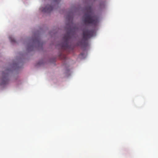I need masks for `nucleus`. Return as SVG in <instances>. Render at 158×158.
<instances>
[{
	"instance_id": "nucleus-3",
	"label": "nucleus",
	"mask_w": 158,
	"mask_h": 158,
	"mask_svg": "<svg viewBox=\"0 0 158 158\" xmlns=\"http://www.w3.org/2000/svg\"><path fill=\"white\" fill-rule=\"evenodd\" d=\"M71 38V36L70 33H67L64 35L63 38L64 42L60 45L62 49L72 50L73 49V47H72L69 44V41Z\"/></svg>"
},
{
	"instance_id": "nucleus-7",
	"label": "nucleus",
	"mask_w": 158,
	"mask_h": 158,
	"mask_svg": "<svg viewBox=\"0 0 158 158\" xmlns=\"http://www.w3.org/2000/svg\"><path fill=\"white\" fill-rule=\"evenodd\" d=\"M53 1L55 2H59L61 1V0H53Z\"/></svg>"
},
{
	"instance_id": "nucleus-6",
	"label": "nucleus",
	"mask_w": 158,
	"mask_h": 158,
	"mask_svg": "<svg viewBox=\"0 0 158 158\" xmlns=\"http://www.w3.org/2000/svg\"><path fill=\"white\" fill-rule=\"evenodd\" d=\"M9 40H10V41L11 42H15V40L14 39V38H13L12 37L10 36V37H9Z\"/></svg>"
},
{
	"instance_id": "nucleus-4",
	"label": "nucleus",
	"mask_w": 158,
	"mask_h": 158,
	"mask_svg": "<svg viewBox=\"0 0 158 158\" xmlns=\"http://www.w3.org/2000/svg\"><path fill=\"white\" fill-rule=\"evenodd\" d=\"M10 71V69H7L5 71L3 72L2 74L3 77V84H6L8 81V76L9 73Z\"/></svg>"
},
{
	"instance_id": "nucleus-2",
	"label": "nucleus",
	"mask_w": 158,
	"mask_h": 158,
	"mask_svg": "<svg viewBox=\"0 0 158 158\" xmlns=\"http://www.w3.org/2000/svg\"><path fill=\"white\" fill-rule=\"evenodd\" d=\"M82 39L80 42H79L78 45L86 47L88 45V39L93 35L94 31L92 30H89L86 28H84L82 30Z\"/></svg>"
},
{
	"instance_id": "nucleus-1",
	"label": "nucleus",
	"mask_w": 158,
	"mask_h": 158,
	"mask_svg": "<svg viewBox=\"0 0 158 158\" xmlns=\"http://www.w3.org/2000/svg\"><path fill=\"white\" fill-rule=\"evenodd\" d=\"M86 13L83 17V22L85 24H91L96 26L98 23V18L96 16H91L92 10L91 6H88L86 9Z\"/></svg>"
},
{
	"instance_id": "nucleus-5",
	"label": "nucleus",
	"mask_w": 158,
	"mask_h": 158,
	"mask_svg": "<svg viewBox=\"0 0 158 158\" xmlns=\"http://www.w3.org/2000/svg\"><path fill=\"white\" fill-rule=\"evenodd\" d=\"M42 12L48 13L51 11L53 9V7L50 5H48L45 8L40 9Z\"/></svg>"
}]
</instances>
